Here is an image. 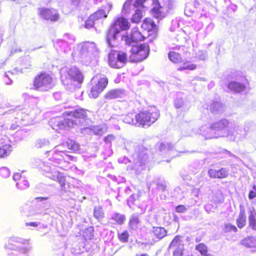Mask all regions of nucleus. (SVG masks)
I'll return each mask as SVG.
<instances>
[{
	"label": "nucleus",
	"instance_id": "obj_25",
	"mask_svg": "<svg viewBox=\"0 0 256 256\" xmlns=\"http://www.w3.org/2000/svg\"><path fill=\"white\" fill-rule=\"evenodd\" d=\"M210 110L214 114H219L224 110V107L220 102H213L210 106Z\"/></svg>",
	"mask_w": 256,
	"mask_h": 256
},
{
	"label": "nucleus",
	"instance_id": "obj_17",
	"mask_svg": "<svg viewBox=\"0 0 256 256\" xmlns=\"http://www.w3.org/2000/svg\"><path fill=\"white\" fill-rule=\"evenodd\" d=\"M132 0H127L123 6V8L122 11V14L124 15H126L130 13V9L131 8H144L143 4L146 0H136L134 4L132 5L131 4Z\"/></svg>",
	"mask_w": 256,
	"mask_h": 256
},
{
	"label": "nucleus",
	"instance_id": "obj_60",
	"mask_svg": "<svg viewBox=\"0 0 256 256\" xmlns=\"http://www.w3.org/2000/svg\"><path fill=\"white\" fill-rule=\"evenodd\" d=\"M64 40L69 44L72 43L75 40L74 36L69 34H66L64 36Z\"/></svg>",
	"mask_w": 256,
	"mask_h": 256
},
{
	"label": "nucleus",
	"instance_id": "obj_21",
	"mask_svg": "<svg viewBox=\"0 0 256 256\" xmlns=\"http://www.w3.org/2000/svg\"><path fill=\"white\" fill-rule=\"evenodd\" d=\"M142 27L148 32L154 31L156 32L158 30L157 26L150 18L144 19L142 24Z\"/></svg>",
	"mask_w": 256,
	"mask_h": 256
},
{
	"label": "nucleus",
	"instance_id": "obj_16",
	"mask_svg": "<svg viewBox=\"0 0 256 256\" xmlns=\"http://www.w3.org/2000/svg\"><path fill=\"white\" fill-rule=\"evenodd\" d=\"M180 94H178L174 100V106L176 109H180L182 112H186L188 111L191 105L187 98H184Z\"/></svg>",
	"mask_w": 256,
	"mask_h": 256
},
{
	"label": "nucleus",
	"instance_id": "obj_44",
	"mask_svg": "<svg viewBox=\"0 0 256 256\" xmlns=\"http://www.w3.org/2000/svg\"><path fill=\"white\" fill-rule=\"evenodd\" d=\"M218 178H226L228 175L229 170L226 168H222L217 170Z\"/></svg>",
	"mask_w": 256,
	"mask_h": 256
},
{
	"label": "nucleus",
	"instance_id": "obj_45",
	"mask_svg": "<svg viewBox=\"0 0 256 256\" xmlns=\"http://www.w3.org/2000/svg\"><path fill=\"white\" fill-rule=\"evenodd\" d=\"M16 186L20 190H25L29 187V182L26 180L22 179L16 184Z\"/></svg>",
	"mask_w": 256,
	"mask_h": 256
},
{
	"label": "nucleus",
	"instance_id": "obj_62",
	"mask_svg": "<svg viewBox=\"0 0 256 256\" xmlns=\"http://www.w3.org/2000/svg\"><path fill=\"white\" fill-rule=\"evenodd\" d=\"M256 197V186L254 185L252 186V189L250 190L248 194V198L252 200Z\"/></svg>",
	"mask_w": 256,
	"mask_h": 256
},
{
	"label": "nucleus",
	"instance_id": "obj_55",
	"mask_svg": "<svg viewBox=\"0 0 256 256\" xmlns=\"http://www.w3.org/2000/svg\"><path fill=\"white\" fill-rule=\"evenodd\" d=\"M94 16L90 15L88 18L85 22V28H90L93 27L94 24Z\"/></svg>",
	"mask_w": 256,
	"mask_h": 256
},
{
	"label": "nucleus",
	"instance_id": "obj_58",
	"mask_svg": "<svg viewBox=\"0 0 256 256\" xmlns=\"http://www.w3.org/2000/svg\"><path fill=\"white\" fill-rule=\"evenodd\" d=\"M22 64L24 68H29L31 66V58L29 56L24 57Z\"/></svg>",
	"mask_w": 256,
	"mask_h": 256
},
{
	"label": "nucleus",
	"instance_id": "obj_50",
	"mask_svg": "<svg viewBox=\"0 0 256 256\" xmlns=\"http://www.w3.org/2000/svg\"><path fill=\"white\" fill-rule=\"evenodd\" d=\"M139 197L138 194H132L127 200L128 205L130 208H132L134 201Z\"/></svg>",
	"mask_w": 256,
	"mask_h": 256
},
{
	"label": "nucleus",
	"instance_id": "obj_4",
	"mask_svg": "<svg viewBox=\"0 0 256 256\" xmlns=\"http://www.w3.org/2000/svg\"><path fill=\"white\" fill-rule=\"evenodd\" d=\"M148 150L142 145H138L134 148V152L132 153V158L134 165L132 169L136 172L144 170V165L148 159Z\"/></svg>",
	"mask_w": 256,
	"mask_h": 256
},
{
	"label": "nucleus",
	"instance_id": "obj_22",
	"mask_svg": "<svg viewBox=\"0 0 256 256\" xmlns=\"http://www.w3.org/2000/svg\"><path fill=\"white\" fill-rule=\"evenodd\" d=\"M108 64L109 66L115 68H121L120 66L119 65V61L118 57L116 54V51L112 50L108 54Z\"/></svg>",
	"mask_w": 256,
	"mask_h": 256
},
{
	"label": "nucleus",
	"instance_id": "obj_52",
	"mask_svg": "<svg viewBox=\"0 0 256 256\" xmlns=\"http://www.w3.org/2000/svg\"><path fill=\"white\" fill-rule=\"evenodd\" d=\"M122 142L124 149L130 152L134 146V144L131 141L125 139H122Z\"/></svg>",
	"mask_w": 256,
	"mask_h": 256
},
{
	"label": "nucleus",
	"instance_id": "obj_23",
	"mask_svg": "<svg viewBox=\"0 0 256 256\" xmlns=\"http://www.w3.org/2000/svg\"><path fill=\"white\" fill-rule=\"evenodd\" d=\"M126 96V92L122 89H115L108 92L106 95V98L108 99H114L122 98Z\"/></svg>",
	"mask_w": 256,
	"mask_h": 256
},
{
	"label": "nucleus",
	"instance_id": "obj_56",
	"mask_svg": "<svg viewBox=\"0 0 256 256\" xmlns=\"http://www.w3.org/2000/svg\"><path fill=\"white\" fill-rule=\"evenodd\" d=\"M184 250V245L180 244L178 246L175 248L173 252L174 256H182Z\"/></svg>",
	"mask_w": 256,
	"mask_h": 256
},
{
	"label": "nucleus",
	"instance_id": "obj_28",
	"mask_svg": "<svg viewBox=\"0 0 256 256\" xmlns=\"http://www.w3.org/2000/svg\"><path fill=\"white\" fill-rule=\"evenodd\" d=\"M240 244L247 248H256V236H248L242 240Z\"/></svg>",
	"mask_w": 256,
	"mask_h": 256
},
{
	"label": "nucleus",
	"instance_id": "obj_14",
	"mask_svg": "<svg viewBox=\"0 0 256 256\" xmlns=\"http://www.w3.org/2000/svg\"><path fill=\"white\" fill-rule=\"evenodd\" d=\"M38 13L42 18L46 20H50L52 22H56L60 18L58 11L54 8H39Z\"/></svg>",
	"mask_w": 256,
	"mask_h": 256
},
{
	"label": "nucleus",
	"instance_id": "obj_40",
	"mask_svg": "<svg viewBox=\"0 0 256 256\" xmlns=\"http://www.w3.org/2000/svg\"><path fill=\"white\" fill-rule=\"evenodd\" d=\"M68 42H66L65 40H60L58 41L54 44V46L56 48H59L61 51H64L65 52L68 48Z\"/></svg>",
	"mask_w": 256,
	"mask_h": 256
},
{
	"label": "nucleus",
	"instance_id": "obj_30",
	"mask_svg": "<svg viewBox=\"0 0 256 256\" xmlns=\"http://www.w3.org/2000/svg\"><path fill=\"white\" fill-rule=\"evenodd\" d=\"M48 140L43 138L36 140L34 142V147L36 148H48L50 146Z\"/></svg>",
	"mask_w": 256,
	"mask_h": 256
},
{
	"label": "nucleus",
	"instance_id": "obj_41",
	"mask_svg": "<svg viewBox=\"0 0 256 256\" xmlns=\"http://www.w3.org/2000/svg\"><path fill=\"white\" fill-rule=\"evenodd\" d=\"M94 217L98 220L104 218V213L102 208L100 206H96L94 211Z\"/></svg>",
	"mask_w": 256,
	"mask_h": 256
},
{
	"label": "nucleus",
	"instance_id": "obj_8",
	"mask_svg": "<svg viewBox=\"0 0 256 256\" xmlns=\"http://www.w3.org/2000/svg\"><path fill=\"white\" fill-rule=\"evenodd\" d=\"M82 60L85 64H89L98 54L96 45L92 42H84L78 45Z\"/></svg>",
	"mask_w": 256,
	"mask_h": 256
},
{
	"label": "nucleus",
	"instance_id": "obj_11",
	"mask_svg": "<svg viewBox=\"0 0 256 256\" xmlns=\"http://www.w3.org/2000/svg\"><path fill=\"white\" fill-rule=\"evenodd\" d=\"M62 146H54V150H46V154L52 152V156L49 158V160L54 164H60L62 162H65L68 160H71L72 156L67 154L65 152V150L62 148Z\"/></svg>",
	"mask_w": 256,
	"mask_h": 256
},
{
	"label": "nucleus",
	"instance_id": "obj_12",
	"mask_svg": "<svg viewBox=\"0 0 256 256\" xmlns=\"http://www.w3.org/2000/svg\"><path fill=\"white\" fill-rule=\"evenodd\" d=\"M92 86L89 96L93 98H96L99 94L104 90L108 83L106 78H100L96 76L92 80Z\"/></svg>",
	"mask_w": 256,
	"mask_h": 256
},
{
	"label": "nucleus",
	"instance_id": "obj_20",
	"mask_svg": "<svg viewBox=\"0 0 256 256\" xmlns=\"http://www.w3.org/2000/svg\"><path fill=\"white\" fill-rule=\"evenodd\" d=\"M151 234L154 236L156 241H158L166 236L167 232L164 228L154 226L151 230Z\"/></svg>",
	"mask_w": 256,
	"mask_h": 256
},
{
	"label": "nucleus",
	"instance_id": "obj_36",
	"mask_svg": "<svg viewBox=\"0 0 256 256\" xmlns=\"http://www.w3.org/2000/svg\"><path fill=\"white\" fill-rule=\"evenodd\" d=\"M34 110V108H33L32 110L29 112V113L26 114V110H22L20 113L22 114H24V116H22L20 118L21 120L24 122H26V124H28L30 120L34 118L35 115V114H34L33 112Z\"/></svg>",
	"mask_w": 256,
	"mask_h": 256
},
{
	"label": "nucleus",
	"instance_id": "obj_34",
	"mask_svg": "<svg viewBox=\"0 0 256 256\" xmlns=\"http://www.w3.org/2000/svg\"><path fill=\"white\" fill-rule=\"evenodd\" d=\"M110 219L116 221L118 224L122 225L126 221V218L124 214L118 212H114L111 215Z\"/></svg>",
	"mask_w": 256,
	"mask_h": 256
},
{
	"label": "nucleus",
	"instance_id": "obj_10",
	"mask_svg": "<svg viewBox=\"0 0 256 256\" xmlns=\"http://www.w3.org/2000/svg\"><path fill=\"white\" fill-rule=\"evenodd\" d=\"M230 124L227 119L223 118L212 124L210 128L214 132V138L228 137L230 134Z\"/></svg>",
	"mask_w": 256,
	"mask_h": 256
},
{
	"label": "nucleus",
	"instance_id": "obj_46",
	"mask_svg": "<svg viewBox=\"0 0 256 256\" xmlns=\"http://www.w3.org/2000/svg\"><path fill=\"white\" fill-rule=\"evenodd\" d=\"M180 244H182L180 240V236H176L170 242L168 248H174L175 247L176 248Z\"/></svg>",
	"mask_w": 256,
	"mask_h": 256
},
{
	"label": "nucleus",
	"instance_id": "obj_3",
	"mask_svg": "<svg viewBox=\"0 0 256 256\" xmlns=\"http://www.w3.org/2000/svg\"><path fill=\"white\" fill-rule=\"evenodd\" d=\"M130 27V24L126 18L120 17L116 19L106 32V40L108 46L114 47L117 44L119 37L123 40L122 36L125 35L121 34V31L126 30Z\"/></svg>",
	"mask_w": 256,
	"mask_h": 256
},
{
	"label": "nucleus",
	"instance_id": "obj_54",
	"mask_svg": "<svg viewBox=\"0 0 256 256\" xmlns=\"http://www.w3.org/2000/svg\"><path fill=\"white\" fill-rule=\"evenodd\" d=\"M224 230L226 232H236L237 231V228L234 226L228 223L224 224Z\"/></svg>",
	"mask_w": 256,
	"mask_h": 256
},
{
	"label": "nucleus",
	"instance_id": "obj_47",
	"mask_svg": "<svg viewBox=\"0 0 256 256\" xmlns=\"http://www.w3.org/2000/svg\"><path fill=\"white\" fill-rule=\"evenodd\" d=\"M67 146L70 149L74 151H78L80 148V145L76 142L71 140L67 142Z\"/></svg>",
	"mask_w": 256,
	"mask_h": 256
},
{
	"label": "nucleus",
	"instance_id": "obj_27",
	"mask_svg": "<svg viewBox=\"0 0 256 256\" xmlns=\"http://www.w3.org/2000/svg\"><path fill=\"white\" fill-rule=\"evenodd\" d=\"M124 122L136 125L138 124V119L137 118V114L134 112L128 114L124 118H120Z\"/></svg>",
	"mask_w": 256,
	"mask_h": 256
},
{
	"label": "nucleus",
	"instance_id": "obj_35",
	"mask_svg": "<svg viewBox=\"0 0 256 256\" xmlns=\"http://www.w3.org/2000/svg\"><path fill=\"white\" fill-rule=\"evenodd\" d=\"M12 151V147L10 144H4L0 147V158L8 156Z\"/></svg>",
	"mask_w": 256,
	"mask_h": 256
},
{
	"label": "nucleus",
	"instance_id": "obj_32",
	"mask_svg": "<svg viewBox=\"0 0 256 256\" xmlns=\"http://www.w3.org/2000/svg\"><path fill=\"white\" fill-rule=\"evenodd\" d=\"M236 223L238 226L240 228H242L245 226L246 223V216L244 209L240 208L238 218L236 220Z\"/></svg>",
	"mask_w": 256,
	"mask_h": 256
},
{
	"label": "nucleus",
	"instance_id": "obj_53",
	"mask_svg": "<svg viewBox=\"0 0 256 256\" xmlns=\"http://www.w3.org/2000/svg\"><path fill=\"white\" fill-rule=\"evenodd\" d=\"M22 98L24 100H28V102H31L36 104L38 102L37 98L30 96L28 94L24 93L22 95Z\"/></svg>",
	"mask_w": 256,
	"mask_h": 256
},
{
	"label": "nucleus",
	"instance_id": "obj_24",
	"mask_svg": "<svg viewBox=\"0 0 256 256\" xmlns=\"http://www.w3.org/2000/svg\"><path fill=\"white\" fill-rule=\"evenodd\" d=\"M198 134L204 136L206 139L214 138L213 130L208 126H202L198 130Z\"/></svg>",
	"mask_w": 256,
	"mask_h": 256
},
{
	"label": "nucleus",
	"instance_id": "obj_51",
	"mask_svg": "<svg viewBox=\"0 0 256 256\" xmlns=\"http://www.w3.org/2000/svg\"><path fill=\"white\" fill-rule=\"evenodd\" d=\"M196 68V66L194 64L188 62L184 64L183 66L178 68V70L179 71H182L186 70H194Z\"/></svg>",
	"mask_w": 256,
	"mask_h": 256
},
{
	"label": "nucleus",
	"instance_id": "obj_15",
	"mask_svg": "<svg viewBox=\"0 0 256 256\" xmlns=\"http://www.w3.org/2000/svg\"><path fill=\"white\" fill-rule=\"evenodd\" d=\"M235 76H236L235 74L232 75L230 80L228 78V82L226 84L229 90L234 92H240L246 89V86L242 80L240 82L238 78H235Z\"/></svg>",
	"mask_w": 256,
	"mask_h": 256
},
{
	"label": "nucleus",
	"instance_id": "obj_33",
	"mask_svg": "<svg viewBox=\"0 0 256 256\" xmlns=\"http://www.w3.org/2000/svg\"><path fill=\"white\" fill-rule=\"evenodd\" d=\"M110 8L111 6H110L106 8V10L100 9L91 15L94 16V18L96 20L106 18L108 13L109 12V11L110 10Z\"/></svg>",
	"mask_w": 256,
	"mask_h": 256
},
{
	"label": "nucleus",
	"instance_id": "obj_5",
	"mask_svg": "<svg viewBox=\"0 0 256 256\" xmlns=\"http://www.w3.org/2000/svg\"><path fill=\"white\" fill-rule=\"evenodd\" d=\"M253 122H246L244 124H230V128L228 138L232 141L238 142L244 140L248 132L250 130Z\"/></svg>",
	"mask_w": 256,
	"mask_h": 256
},
{
	"label": "nucleus",
	"instance_id": "obj_37",
	"mask_svg": "<svg viewBox=\"0 0 256 256\" xmlns=\"http://www.w3.org/2000/svg\"><path fill=\"white\" fill-rule=\"evenodd\" d=\"M168 56L170 60L174 63H179L182 62L181 56L176 52H170Z\"/></svg>",
	"mask_w": 256,
	"mask_h": 256
},
{
	"label": "nucleus",
	"instance_id": "obj_19",
	"mask_svg": "<svg viewBox=\"0 0 256 256\" xmlns=\"http://www.w3.org/2000/svg\"><path fill=\"white\" fill-rule=\"evenodd\" d=\"M68 74L70 79L77 81L80 84L82 82V75L76 67H71L68 72Z\"/></svg>",
	"mask_w": 256,
	"mask_h": 256
},
{
	"label": "nucleus",
	"instance_id": "obj_18",
	"mask_svg": "<svg viewBox=\"0 0 256 256\" xmlns=\"http://www.w3.org/2000/svg\"><path fill=\"white\" fill-rule=\"evenodd\" d=\"M141 220L138 213L132 214L129 218L128 227L130 230H136L140 226Z\"/></svg>",
	"mask_w": 256,
	"mask_h": 256
},
{
	"label": "nucleus",
	"instance_id": "obj_9",
	"mask_svg": "<svg viewBox=\"0 0 256 256\" xmlns=\"http://www.w3.org/2000/svg\"><path fill=\"white\" fill-rule=\"evenodd\" d=\"M54 86L51 76L46 73H42L36 76L33 81L34 89L38 91H48Z\"/></svg>",
	"mask_w": 256,
	"mask_h": 256
},
{
	"label": "nucleus",
	"instance_id": "obj_43",
	"mask_svg": "<svg viewBox=\"0 0 256 256\" xmlns=\"http://www.w3.org/2000/svg\"><path fill=\"white\" fill-rule=\"evenodd\" d=\"M196 248L201 254L202 256H213L211 254H207V247L204 244H200L197 245Z\"/></svg>",
	"mask_w": 256,
	"mask_h": 256
},
{
	"label": "nucleus",
	"instance_id": "obj_39",
	"mask_svg": "<svg viewBox=\"0 0 256 256\" xmlns=\"http://www.w3.org/2000/svg\"><path fill=\"white\" fill-rule=\"evenodd\" d=\"M156 186L157 189L162 192L166 190V185L164 180H161L160 178H156L154 182Z\"/></svg>",
	"mask_w": 256,
	"mask_h": 256
},
{
	"label": "nucleus",
	"instance_id": "obj_6",
	"mask_svg": "<svg viewBox=\"0 0 256 256\" xmlns=\"http://www.w3.org/2000/svg\"><path fill=\"white\" fill-rule=\"evenodd\" d=\"M160 116L159 110L156 106H150L137 114L138 124L143 126H149L158 119Z\"/></svg>",
	"mask_w": 256,
	"mask_h": 256
},
{
	"label": "nucleus",
	"instance_id": "obj_64",
	"mask_svg": "<svg viewBox=\"0 0 256 256\" xmlns=\"http://www.w3.org/2000/svg\"><path fill=\"white\" fill-rule=\"evenodd\" d=\"M187 210L184 205H178L176 208V212L178 213H184Z\"/></svg>",
	"mask_w": 256,
	"mask_h": 256
},
{
	"label": "nucleus",
	"instance_id": "obj_49",
	"mask_svg": "<svg viewBox=\"0 0 256 256\" xmlns=\"http://www.w3.org/2000/svg\"><path fill=\"white\" fill-rule=\"evenodd\" d=\"M118 237L120 242H126L128 241L129 234L127 230H124L121 233H118Z\"/></svg>",
	"mask_w": 256,
	"mask_h": 256
},
{
	"label": "nucleus",
	"instance_id": "obj_61",
	"mask_svg": "<svg viewBox=\"0 0 256 256\" xmlns=\"http://www.w3.org/2000/svg\"><path fill=\"white\" fill-rule=\"evenodd\" d=\"M212 198L214 202L216 204H220L223 202V199L220 193L216 194Z\"/></svg>",
	"mask_w": 256,
	"mask_h": 256
},
{
	"label": "nucleus",
	"instance_id": "obj_31",
	"mask_svg": "<svg viewBox=\"0 0 256 256\" xmlns=\"http://www.w3.org/2000/svg\"><path fill=\"white\" fill-rule=\"evenodd\" d=\"M86 132L90 134H94L96 135H102L104 133L103 130L100 126H93L91 128H86L84 130Z\"/></svg>",
	"mask_w": 256,
	"mask_h": 256
},
{
	"label": "nucleus",
	"instance_id": "obj_29",
	"mask_svg": "<svg viewBox=\"0 0 256 256\" xmlns=\"http://www.w3.org/2000/svg\"><path fill=\"white\" fill-rule=\"evenodd\" d=\"M116 54L118 57L119 65L120 66L121 68L124 67L128 60V55L126 53L120 50L116 51Z\"/></svg>",
	"mask_w": 256,
	"mask_h": 256
},
{
	"label": "nucleus",
	"instance_id": "obj_59",
	"mask_svg": "<svg viewBox=\"0 0 256 256\" xmlns=\"http://www.w3.org/2000/svg\"><path fill=\"white\" fill-rule=\"evenodd\" d=\"M12 74L10 72H8V73L6 72L4 74V81L5 84L7 85L11 84H12V80L11 78L10 77V75L12 76Z\"/></svg>",
	"mask_w": 256,
	"mask_h": 256
},
{
	"label": "nucleus",
	"instance_id": "obj_26",
	"mask_svg": "<svg viewBox=\"0 0 256 256\" xmlns=\"http://www.w3.org/2000/svg\"><path fill=\"white\" fill-rule=\"evenodd\" d=\"M248 224L249 226L254 230L256 231V212L254 208L248 210Z\"/></svg>",
	"mask_w": 256,
	"mask_h": 256
},
{
	"label": "nucleus",
	"instance_id": "obj_1",
	"mask_svg": "<svg viewBox=\"0 0 256 256\" xmlns=\"http://www.w3.org/2000/svg\"><path fill=\"white\" fill-rule=\"evenodd\" d=\"M144 36L137 30L134 29L130 34L122 36L126 45L132 47L129 56L131 62H136L145 60L149 54V46L148 44L138 45L139 42L142 40Z\"/></svg>",
	"mask_w": 256,
	"mask_h": 256
},
{
	"label": "nucleus",
	"instance_id": "obj_63",
	"mask_svg": "<svg viewBox=\"0 0 256 256\" xmlns=\"http://www.w3.org/2000/svg\"><path fill=\"white\" fill-rule=\"evenodd\" d=\"M208 173L210 178H218V172L216 170L210 169L208 170Z\"/></svg>",
	"mask_w": 256,
	"mask_h": 256
},
{
	"label": "nucleus",
	"instance_id": "obj_42",
	"mask_svg": "<svg viewBox=\"0 0 256 256\" xmlns=\"http://www.w3.org/2000/svg\"><path fill=\"white\" fill-rule=\"evenodd\" d=\"M35 199L37 202H40L42 205H43V208L46 209L48 208L50 206L48 197H38Z\"/></svg>",
	"mask_w": 256,
	"mask_h": 256
},
{
	"label": "nucleus",
	"instance_id": "obj_7",
	"mask_svg": "<svg viewBox=\"0 0 256 256\" xmlns=\"http://www.w3.org/2000/svg\"><path fill=\"white\" fill-rule=\"evenodd\" d=\"M158 4L150 10L152 16L158 22L165 18L174 8L172 0H157Z\"/></svg>",
	"mask_w": 256,
	"mask_h": 256
},
{
	"label": "nucleus",
	"instance_id": "obj_2",
	"mask_svg": "<svg viewBox=\"0 0 256 256\" xmlns=\"http://www.w3.org/2000/svg\"><path fill=\"white\" fill-rule=\"evenodd\" d=\"M63 114L68 118L64 119L55 118L50 122L52 128L58 132H60L59 130L72 127L74 125H82L88 116L86 110L82 108L68 110L64 112Z\"/></svg>",
	"mask_w": 256,
	"mask_h": 256
},
{
	"label": "nucleus",
	"instance_id": "obj_48",
	"mask_svg": "<svg viewBox=\"0 0 256 256\" xmlns=\"http://www.w3.org/2000/svg\"><path fill=\"white\" fill-rule=\"evenodd\" d=\"M158 148L160 152H165L172 150L173 146L170 143L162 142L159 144Z\"/></svg>",
	"mask_w": 256,
	"mask_h": 256
},
{
	"label": "nucleus",
	"instance_id": "obj_57",
	"mask_svg": "<svg viewBox=\"0 0 256 256\" xmlns=\"http://www.w3.org/2000/svg\"><path fill=\"white\" fill-rule=\"evenodd\" d=\"M10 170L6 167L0 168V175L4 178H7L10 176Z\"/></svg>",
	"mask_w": 256,
	"mask_h": 256
},
{
	"label": "nucleus",
	"instance_id": "obj_38",
	"mask_svg": "<svg viewBox=\"0 0 256 256\" xmlns=\"http://www.w3.org/2000/svg\"><path fill=\"white\" fill-rule=\"evenodd\" d=\"M142 17V12L140 9L136 8L135 13L132 15L131 21L134 23H138Z\"/></svg>",
	"mask_w": 256,
	"mask_h": 256
},
{
	"label": "nucleus",
	"instance_id": "obj_13",
	"mask_svg": "<svg viewBox=\"0 0 256 256\" xmlns=\"http://www.w3.org/2000/svg\"><path fill=\"white\" fill-rule=\"evenodd\" d=\"M44 170L45 172L46 177L58 181L62 187L64 186L66 178L62 174L54 170V168L51 166H44Z\"/></svg>",
	"mask_w": 256,
	"mask_h": 256
}]
</instances>
